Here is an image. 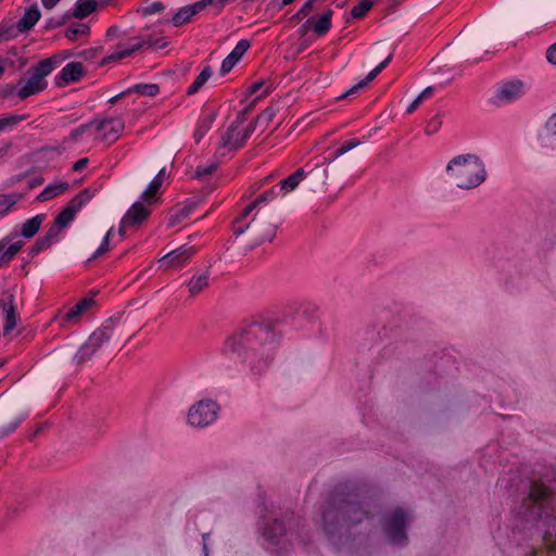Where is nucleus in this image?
<instances>
[{
	"mask_svg": "<svg viewBox=\"0 0 556 556\" xmlns=\"http://www.w3.org/2000/svg\"><path fill=\"white\" fill-rule=\"evenodd\" d=\"M84 73L83 63L71 62L62 68L61 73L55 78V84L59 87H64L70 83H76L83 77Z\"/></svg>",
	"mask_w": 556,
	"mask_h": 556,
	"instance_id": "16",
	"label": "nucleus"
},
{
	"mask_svg": "<svg viewBox=\"0 0 556 556\" xmlns=\"http://www.w3.org/2000/svg\"><path fill=\"white\" fill-rule=\"evenodd\" d=\"M243 216V211L232 222V231L236 237L245 235L252 245H258L271 241L277 232V226L270 214L262 208L255 210L253 216Z\"/></svg>",
	"mask_w": 556,
	"mask_h": 556,
	"instance_id": "4",
	"label": "nucleus"
},
{
	"mask_svg": "<svg viewBox=\"0 0 556 556\" xmlns=\"http://www.w3.org/2000/svg\"><path fill=\"white\" fill-rule=\"evenodd\" d=\"M162 184H163V178L154 177L153 180L149 184L148 188L142 193L141 198L144 201L153 199L157 194Z\"/></svg>",
	"mask_w": 556,
	"mask_h": 556,
	"instance_id": "45",
	"label": "nucleus"
},
{
	"mask_svg": "<svg viewBox=\"0 0 556 556\" xmlns=\"http://www.w3.org/2000/svg\"><path fill=\"white\" fill-rule=\"evenodd\" d=\"M522 83L511 81L504 84L496 92L495 103L503 104L517 100L522 96Z\"/></svg>",
	"mask_w": 556,
	"mask_h": 556,
	"instance_id": "17",
	"label": "nucleus"
},
{
	"mask_svg": "<svg viewBox=\"0 0 556 556\" xmlns=\"http://www.w3.org/2000/svg\"><path fill=\"white\" fill-rule=\"evenodd\" d=\"M89 33V25L85 23H73L65 29L64 36L71 41H76L78 36H88Z\"/></svg>",
	"mask_w": 556,
	"mask_h": 556,
	"instance_id": "36",
	"label": "nucleus"
},
{
	"mask_svg": "<svg viewBox=\"0 0 556 556\" xmlns=\"http://www.w3.org/2000/svg\"><path fill=\"white\" fill-rule=\"evenodd\" d=\"M150 215V210L144 207L141 202H136L124 216V223L139 224Z\"/></svg>",
	"mask_w": 556,
	"mask_h": 556,
	"instance_id": "28",
	"label": "nucleus"
},
{
	"mask_svg": "<svg viewBox=\"0 0 556 556\" xmlns=\"http://www.w3.org/2000/svg\"><path fill=\"white\" fill-rule=\"evenodd\" d=\"M98 0H77L74 8L67 10L71 18L83 20L96 12L98 9Z\"/></svg>",
	"mask_w": 556,
	"mask_h": 556,
	"instance_id": "26",
	"label": "nucleus"
},
{
	"mask_svg": "<svg viewBox=\"0 0 556 556\" xmlns=\"http://www.w3.org/2000/svg\"><path fill=\"white\" fill-rule=\"evenodd\" d=\"M278 197V190L274 187L269 190L264 191L256 197L249 205L243 208V216L251 215L255 210L261 208V204L271 201Z\"/></svg>",
	"mask_w": 556,
	"mask_h": 556,
	"instance_id": "29",
	"label": "nucleus"
},
{
	"mask_svg": "<svg viewBox=\"0 0 556 556\" xmlns=\"http://www.w3.org/2000/svg\"><path fill=\"white\" fill-rule=\"evenodd\" d=\"M124 122L121 118H109L94 122V129L100 134V139L108 143L115 142L124 130Z\"/></svg>",
	"mask_w": 556,
	"mask_h": 556,
	"instance_id": "12",
	"label": "nucleus"
},
{
	"mask_svg": "<svg viewBox=\"0 0 556 556\" xmlns=\"http://www.w3.org/2000/svg\"><path fill=\"white\" fill-rule=\"evenodd\" d=\"M208 286V275L202 274L197 277H192L188 282V290L191 295H197L202 292Z\"/></svg>",
	"mask_w": 556,
	"mask_h": 556,
	"instance_id": "39",
	"label": "nucleus"
},
{
	"mask_svg": "<svg viewBox=\"0 0 556 556\" xmlns=\"http://www.w3.org/2000/svg\"><path fill=\"white\" fill-rule=\"evenodd\" d=\"M36 241L39 244L41 251H45V250L49 249L52 245V243H53L46 236H42V237L38 238Z\"/></svg>",
	"mask_w": 556,
	"mask_h": 556,
	"instance_id": "64",
	"label": "nucleus"
},
{
	"mask_svg": "<svg viewBox=\"0 0 556 556\" xmlns=\"http://www.w3.org/2000/svg\"><path fill=\"white\" fill-rule=\"evenodd\" d=\"M193 16V13L191 12L190 5H186L180 8L172 17V22L175 26H180L185 23H188L191 17Z\"/></svg>",
	"mask_w": 556,
	"mask_h": 556,
	"instance_id": "42",
	"label": "nucleus"
},
{
	"mask_svg": "<svg viewBox=\"0 0 556 556\" xmlns=\"http://www.w3.org/2000/svg\"><path fill=\"white\" fill-rule=\"evenodd\" d=\"M374 3V0H361L357 5L352 8V16L354 18L363 17L372 8Z\"/></svg>",
	"mask_w": 556,
	"mask_h": 556,
	"instance_id": "46",
	"label": "nucleus"
},
{
	"mask_svg": "<svg viewBox=\"0 0 556 556\" xmlns=\"http://www.w3.org/2000/svg\"><path fill=\"white\" fill-rule=\"evenodd\" d=\"M198 202L191 199L186 200L182 204L176 205L172 208L168 219L170 227L179 224L197 207Z\"/></svg>",
	"mask_w": 556,
	"mask_h": 556,
	"instance_id": "24",
	"label": "nucleus"
},
{
	"mask_svg": "<svg viewBox=\"0 0 556 556\" xmlns=\"http://www.w3.org/2000/svg\"><path fill=\"white\" fill-rule=\"evenodd\" d=\"M278 342L279 337L270 321H253L229 336L224 351L253 375H262L273 363Z\"/></svg>",
	"mask_w": 556,
	"mask_h": 556,
	"instance_id": "1",
	"label": "nucleus"
},
{
	"mask_svg": "<svg viewBox=\"0 0 556 556\" xmlns=\"http://www.w3.org/2000/svg\"><path fill=\"white\" fill-rule=\"evenodd\" d=\"M543 541L546 546L556 551V528L554 530H546L543 534Z\"/></svg>",
	"mask_w": 556,
	"mask_h": 556,
	"instance_id": "58",
	"label": "nucleus"
},
{
	"mask_svg": "<svg viewBox=\"0 0 556 556\" xmlns=\"http://www.w3.org/2000/svg\"><path fill=\"white\" fill-rule=\"evenodd\" d=\"M313 30V18L306 20L299 28V33L301 36H305L308 30Z\"/></svg>",
	"mask_w": 556,
	"mask_h": 556,
	"instance_id": "63",
	"label": "nucleus"
},
{
	"mask_svg": "<svg viewBox=\"0 0 556 556\" xmlns=\"http://www.w3.org/2000/svg\"><path fill=\"white\" fill-rule=\"evenodd\" d=\"M23 245V241H17L12 243L7 250H4L0 256V266L10 262L14 257V255L18 253Z\"/></svg>",
	"mask_w": 556,
	"mask_h": 556,
	"instance_id": "44",
	"label": "nucleus"
},
{
	"mask_svg": "<svg viewBox=\"0 0 556 556\" xmlns=\"http://www.w3.org/2000/svg\"><path fill=\"white\" fill-rule=\"evenodd\" d=\"M0 308L5 317V324L3 326L4 333H8L16 327V309L14 305V295L9 292L2 293L0 296Z\"/></svg>",
	"mask_w": 556,
	"mask_h": 556,
	"instance_id": "15",
	"label": "nucleus"
},
{
	"mask_svg": "<svg viewBox=\"0 0 556 556\" xmlns=\"http://www.w3.org/2000/svg\"><path fill=\"white\" fill-rule=\"evenodd\" d=\"M89 198L88 190L80 191L62 208L54 222L63 228L67 227Z\"/></svg>",
	"mask_w": 556,
	"mask_h": 556,
	"instance_id": "11",
	"label": "nucleus"
},
{
	"mask_svg": "<svg viewBox=\"0 0 556 556\" xmlns=\"http://www.w3.org/2000/svg\"><path fill=\"white\" fill-rule=\"evenodd\" d=\"M18 33L16 25H8L5 23L0 24V39L9 40L15 38Z\"/></svg>",
	"mask_w": 556,
	"mask_h": 556,
	"instance_id": "50",
	"label": "nucleus"
},
{
	"mask_svg": "<svg viewBox=\"0 0 556 556\" xmlns=\"http://www.w3.org/2000/svg\"><path fill=\"white\" fill-rule=\"evenodd\" d=\"M303 180H305V182L307 181V173L304 168H298L294 173L280 181L279 190L285 194L289 193L295 190Z\"/></svg>",
	"mask_w": 556,
	"mask_h": 556,
	"instance_id": "27",
	"label": "nucleus"
},
{
	"mask_svg": "<svg viewBox=\"0 0 556 556\" xmlns=\"http://www.w3.org/2000/svg\"><path fill=\"white\" fill-rule=\"evenodd\" d=\"M71 16H70V13L68 11L64 12V14L58 18H50L47 21L46 23V26L45 28L50 30V29H55V28H59L61 26H63L64 24H66L68 21H71Z\"/></svg>",
	"mask_w": 556,
	"mask_h": 556,
	"instance_id": "49",
	"label": "nucleus"
},
{
	"mask_svg": "<svg viewBox=\"0 0 556 556\" xmlns=\"http://www.w3.org/2000/svg\"><path fill=\"white\" fill-rule=\"evenodd\" d=\"M351 165L345 160H340L333 155L321 164L316 165L307 172L306 189L312 192H324L328 182L336 181L341 178Z\"/></svg>",
	"mask_w": 556,
	"mask_h": 556,
	"instance_id": "6",
	"label": "nucleus"
},
{
	"mask_svg": "<svg viewBox=\"0 0 556 556\" xmlns=\"http://www.w3.org/2000/svg\"><path fill=\"white\" fill-rule=\"evenodd\" d=\"M68 188H70V184L66 181L49 185L37 195L36 201H38V202L49 201V200L55 198L56 195L63 193L64 191H66Z\"/></svg>",
	"mask_w": 556,
	"mask_h": 556,
	"instance_id": "30",
	"label": "nucleus"
},
{
	"mask_svg": "<svg viewBox=\"0 0 556 556\" xmlns=\"http://www.w3.org/2000/svg\"><path fill=\"white\" fill-rule=\"evenodd\" d=\"M546 59L549 63L556 65V42L546 50Z\"/></svg>",
	"mask_w": 556,
	"mask_h": 556,
	"instance_id": "62",
	"label": "nucleus"
},
{
	"mask_svg": "<svg viewBox=\"0 0 556 556\" xmlns=\"http://www.w3.org/2000/svg\"><path fill=\"white\" fill-rule=\"evenodd\" d=\"M519 514L528 521H547L554 516L552 491L543 483L533 481L528 495L522 498Z\"/></svg>",
	"mask_w": 556,
	"mask_h": 556,
	"instance_id": "5",
	"label": "nucleus"
},
{
	"mask_svg": "<svg viewBox=\"0 0 556 556\" xmlns=\"http://www.w3.org/2000/svg\"><path fill=\"white\" fill-rule=\"evenodd\" d=\"M249 48H250V41L247 39H241L236 45L233 50L222 62V66H220L222 75L229 73L233 68V66L239 62V60L242 58V55L248 51Z\"/></svg>",
	"mask_w": 556,
	"mask_h": 556,
	"instance_id": "18",
	"label": "nucleus"
},
{
	"mask_svg": "<svg viewBox=\"0 0 556 556\" xmlns=\"http://www.w3.org/2000/svg\"><path fill=\"white\" fill-rule=\"evenodd\" d=\"M130 89H132V92L149 97H155L160 91V87L156 84H137L130 87Z\"/></svg>",
	"mask_w": 556,
	"mask_h": 556,
	"instance_id": "43",
	"label": "nucleus"
},
{
	"mask_svg": "<svg viewBox=\"0 0 556 556\" xmlns=\"http://www.w3.org/2000/svg\"><path fill=\"white\" fill-rule=\"evenodd\" d=\"M59 63L58 56L45 59L37 63L35 66L28 70L30 77L27 81L18 89L17 96L21 100H25L30 96L43 91L48 84L46 77L52 73Z\"/></svg>",
	"mask_w": 556,
	"mask_h": 556,
	"instance_id": "7",
	"label": "nucleus"
},
{
	"mask_svg": "<svg viewBox=\"0 0 556 556\" xmlns=\"http://www.w3.org/2000/svg\"><path fill=\"white\" fill-rule=\"evenodd\" d=\"M323 529L329 538H351L352 530L369 519V513L356 494L338 486L330 494L321 511Z\"/></svg>",
	"mask_w": 556,
	"mask_h": 556,
	"instance_id": "2",
	"label": "nucleus"
},
{
	"mask_svg": "<svg viewBox=\"0 0 556 556\" xmlns=\"http://www.w3.org/2000/svg\"><path fill=\"white\" fill-rule=\"evenodd\" d=\"M392 54H389L384 61H382L379 65H377L372 71L368 73L365 79L359 81L358 84L352 86L349 90H346L344 93L337 97V100H341L344 98H348L354 93H356L358 90L363 89L365 86H367L370 81H372L391 62Z\"/></svg>",
	"mask_w": 556,
	"mask_h": 556,
	"instance_id": "22",
	"label": "nucleus"
},
{
	"mask_svg": "<svg viewBox=\"0 0 556 556\" xmlns=\"http://www.w3.org/2000/svg\"><path fill=\"white\" fill-rule=\"evenodd\" d=\"M45 219H46L45 214H38V215L27 219L22 225L21 235L27 239L34 237L40 229Z\"/></svg>",
	"mask_w": 556,
	"mask_h": 556,
	"instance_id": "31",
	"label": "nucleus"
},
{
	"mask_svg": "<svg viewBox=\"0 0 556 556\" xmlns=\"http://www.w3.org/2000/svg\"><path fill=\"white\" fill-rule=\"evenodd\" d=\"M93 304L92 298H84L63 316V321H73Z\"/></svg>",
	"mask_w": 556,
	"mask_h": 556,
	"instance_id": "34",
	"label": "nucleus"
},
{
	"mask_svg": "<svg viewBox=\"0 0 556 556\" xmlns=\"http://www.w3.org/2000/svg\"><path fill=\"white\" fill-rule=\"evenodd\" d=\"M543 149L556 150V114H553L545 124L544 132L540 135Z\"/></svg>",
	"mask_w": 556,
	"mask_h": 556,
	"instance_id": "25",
	"label": "nucleus"
},
{
	"mask_svg": "<svg viewBox=\"0 0 556 556\" xmlns=\"http://www.w3.org/2000/svg\"><path fill=\"white\" fill-rule=\"evenodd\" d=\"M214 119L215 113H211L200 119L199 125L193 135L197 142H200L201 139L205 136V134L212 128Z\"/></svg>",
	"mask_w": 556,
	"mask_h": 556,
	"instance_id": "38",
	"label": "nucleus"
},
{
	"mask_svg": "<svg viewBox=\"0 0 556 556\" xmlns=\"http://www.w3.org/2000/svg\"><path fill=\"white\" fill-rule=\"evenodd\" d=\"M210 5H212L216 9V0H199V1L190 4V8H191V12L193 13V15H195Z\"/></svg>",
	"mask_w": 556,
	"mask_h": 556,
	"instance_id": "57",
	"label": "nucleus"
},
{
	"mask_svg": "<svg viewBox=\"0 0 556 556\" xmlns=\"http://www.w3.org/2000/svg\"><path fill=\"white\" fill-rule=\"evenodd\" d=\"M277 110L274 106L266 108L255 119L253 124H265L268 125L276 116Z\"/></svg>",
	"mask_w": 556,
	"mask_h": 556,
	"instance_id": "48",
	"label": "nucleus"
},
{
	"mask_svg": "<svg viewBox=\"0 0 556 556\" xmlns=\"http://www.w3.org/2000/svg\"><path fill=\"white\" fill-rule=\"evenodd\" d=\"M392 54H389L384 61H382L379 65H377L372 71L368 73L365 79L359 81L358 84L352 86L349 90H346L344 93L337 97V100H341L344 98H348L354 93H356L358 90L363 89L365 86H367L370 81H372L391 62Z\"/></svg>",
	"mask_w": 556,
	"mask_h": 556,
	"instance_id": "20",
	"label": "nucleus"
},
{
	"mask_svg": "<svg viewBox=\"0 0 556 556\" xmlns=\"http://www.w3.org/2000/svg\"><path fill=\"white\" fill-rule=\"evenodd\" d=\"M165 7L161 1H147L142 7L141 12L143 15H152L164 11Z\"/></svg>",
	"mask_w": 556,
	"mask_h": 556,
	"instance_id": "47",
	"label": "nucleus"
},
{
	"mask_svg": "<svg viewBox=\"0 0 556 556\" xmlns=\"http://www.w3.org/2000/svg\"><path fill=\"white\" fill-rule=\"evenodd\" d=\"M392 54H389L384 61H382L379 65H377L372 71L368 73L365 79L359 81L358 84L352 86L349 90H346L344 93L337 97V100H341L344 98H348L354 93H356L358 90L363 89L365 86H367L370 81H372L391 62Z\"/></svg>",
	"mask_w": 556,
	"mask_h": 556,
	"instance_id": "21",
	"label": "nucleus"
},
{
	"mask_svg": "<svg viewBox=\"0 0 556 556\" xmlns=\"http://www.w3.org/2000/svg\"><path fill=\"white\" fill-rule=\"evenodd\" d=\"M97 351L98 350L92 344H90L89 341H87L85 344L80 346L78 352L75 354L74 359L77 365H81L89 361Z\"/></svg>",
	"mask_w": 556,
	"mask_h": 556,
	"instance_id": "41",
	"label": "nucleus"
},
{
	"mask_svg": "<svg viewBox=\"0 0 556 556\" xmlns=\"http://www.w3.org/2000/svg\"><path fill=\"white\" fill-rule=\"evenodd\" d=\"M24 415H16L13 417H2L0 419V438L13 432L20 424L24 420Z\"/></svg>",
	"mask_w": 556,
	"mask_h": 556,
	"instance_id": "35",
	"label": "nucleus"
},
{
	"mask_svg": "<svg viewBox=\"0 0 556 556\" xmlns=\"http://www.w3.org/2000/svg\"><path fill=\"white\" fill-rule=\"evenodd\" d=\"M94 128V121L80 125L79 127L73 129L66 140L77 141L78 138L84 135L86 131H88L90 128Z\"/></svg>",
	"mask_w": 556,
	"mask_h": 556,
	"instance_id": "54",
	"label": "nucleus"
},
{
	"mask_svg": "<svg viewBox=\"0 0 556 556\" xmlns=\"http://www.w3.org/2000/svg\"><path fill=\"white\" fill-rule=\"evenodd\" d=\"M286 534V526L281 520L275 519L271 523L267 525L264 531L266 540L274 544L279 543V538Z\"/></svg>",
	"mask_w": 556,
	"mask_h": 556,
	"instance_id": "33",
	"label": "nucleus"
},
{
	"mask_svg": "<svg viewBox=\"0 0 556 556\" xmlns=\"http://www.w3.org/2000/svg\"><path fill=\"white\" fill-rule=\"evenodd\" d=\"M445 170L450 182L465 190L480 186L486 177L483 162L476 154L469 153L452 159Z\"/></svg>",
	"mask_w": 556,
	"mask_h": 556,
	"instance_id": "3",
	"label": "nucleus"
},
{
	"mask_svg": "<svg viewBox=\"0 0 556 556\" xmlns=\"http://www.w3.org/2000/svg\"><path fill=\"white\" fill-rule=\"evenodd\" d=\"M219 406L212 400H202L192 405L188 412V424L192 427L203 428L213 424L218 415Z\"/></svg>",
	"mask_w": 556,
	"mask_h": 556,
	"instance_id": "8",
	"label": "nucleus"
},
{
	"mask_svg": "<svg viewBox=\"0 0 556 556\" xmlns=\"http://www.w3.org/2000/svg\"><path fill=\"white\" fill-rule=\"evenodd\" d=\"M314 2H311V0H307L302 8L291 17L292 21L299 22L306 17L311 11L313 10Z\"/></svg>",
	"mask_w": 556,
	"mask_h": 556,
	"instance_id": "56",
	"label": "nucleus"
},
{
	"mask_svg": "<svg viewBox=\"0 0 556 556\" xmlns=\"http://www.w3.org/2000/svg\"><path fill=\"white\" fill-rule=\"evenodd\" d=\"M441 126V121L438 116L433 117L426 126V132L431 135L438 131Z\"/></svg>",
	"mask_w": 556,
	"mask_h": 556,
	"instance_id": "61",
	"label": "nucleus"
},
{
	"mask_svg": "<svg viewBox=\"0 0 556 556\" xmlns=\"http://www.w3.org/2000/svg\"><path fill=\"white\" fill-rule=\"evenodd\" d=\"M63 229V227H61L60 225H58V223H53L50 228L48 229V231L46 232V237L48 239H50L52 242H54L56 240V238L59 237L61 230Z\"/></svg>",
	"mask_w": 556,
	"mask_h": 556,
	"instance_id": "59",
	"label": "nucleus"
},
{
	"mask_svg": "<svg viewBox=\"0 0 556 556\" xmlns=\"http://www.w3.org/2000/svg\"><path fill=\"white\" fill-rule=\"evenodd\" d=\"M217 169V164L213 163L210 165H200L197 167V170L193 175L194 178L203 179L206 176L212 175Z\"/></svg>",
	"mask_w": 556,
	"mask_h": 556,
	"instance_id": "53",
	"label": "nucleus"
},
{
	"mask_svg": "<svg viewBox=\"0 0 556 556\" xmlns=\"http://www.w3.org/2000/svg\"><path fill=\"white\" fill-rule=\"evenodd\" d=\"M114 336L115 329L113 323L106 321V324L90 334L88 341L99 351L105 344L110 343Z\"/></svg>",
	"mask_w": 556,
	"mask_h": 556,
	"instance_id": "19",
	"label": "nucleus"
},
{
	"mask_svg": "<svg viewBox=\"0 0 556 556\" xmlns=\"http://www.w3.org/2000/svg\"><path fill=\"white\" fill-rule=\"evenodd\" d=\"M361 144V141L356 138H352V139H349L346 141H344L340 148H338L334 152V155L337 157H340L342 156L343 154H345L346 152L351 151L352 149L358 147Z\"/></svg>",
	"mask_w": 556,
	"mask_h": 556,
	"instance_id": "51",
	"label": "nucleus"
},
{
	"mask_svg": "<svg viewBox=\"0 0 556 556\" xmlns=\"http://www.w3.org/2000/svg\"><path fill=\"white\" fill-rule=\"evenodd\" d=\"M213 71L210 66H206L202 70V72L197 76L194 81L190 85V87L187 89V94L192 96L195 94L203 85L208 80V78L212 76Z\"/></svg>",
	"mask_w": 556,
	"mask_h": 556,
	"instance_id": "37",
	"label": "nucleus"
},
{
	"mask_svg": "<svg viewBox=\"0 0 556 556\" xmlns=\"http://www.w3.org/2000/svg\"><path fill=\"white\" fill-rule=\"evenodd\" d=\"M332 14L333 11L328 9L325 11L319 18H313V30L317 36H324L326 35L329 29L331 28V21H332Z\"/></svg>",
	"mask_w": 556,
	"mask_h": 556,
	"instance_id": "32",
	"label": "nucleus"
},
{
	"mask_svg": "<svg viewBox=\"0 0 556 556\" xmlns=\"http://www.w3.org/2000/svg\"><path fill=\"white\" fill-rule=\"evenodd\" d=\"M143 46L163 48L165 46V43L162 42L161 39H155V40H152L151 38H149V39H138L129 48H121V47H118L119 49L117 51L111 53L110 55H108L106 58H104L102 60L101 65H105V64H108L110 62L119 61V60H122V59H124L126 56H129L130 54H132L135 51L139 50Z\"/></svg>",
	"mask_w": 556,
	"mask_h": 556,
	"instance_id": "13",
	"label": "nucleus"
},
{
	"mask_svg": "<svg viewBox=\"0 0 556 556\" xmlns=\"http://www.w3.org/2000/svg\"><path fill=\"white\" fill-rule=\"evenodd\" d=\"M406 513L402 508L395 509L383 523V531L390 544H404L406 535Z\"/></svg>",
	"mask_w": 556,
	"mask_h": 556,
	"instance_id": "9",
	"label": "nucleus"
},
{
	"mask_svg": "<svg viewBox=\"0 0 556 556\" xmlns=\"http://www.w3.org/2000/svg\"><path fill=\"white\" fill-rule=\"evenodd\" d=\"M22 194H0V216L5 215L20 200Z\"/></svg>",
	"mask_w": 556,
	"mask_h": 556,
	"instance_id": "40",
	"label": "nucleus"
},
{
	"mask_svg": "<svg viewBox=\"0 0 556 556\" xmlns=\"http://www.w3.org/2000/svg\"><path fill=\"white\" fill-rule=\"evenodd\" d=\"M240 126L230 125L226 130L225 135L222 137V147L228 149L229 151H236L242 148L248 140V138L255 130V124H250L241 131L237 132V129Z\"/></svg>",
	"mask_w": 556,
	"mask_h": 556,
	"instance_id": "10",
	"label": "nucleus"
},
{
	"mask_svg": "<svg viewBox=\"0 0 556 556\" xmlns=\"http://www.w3.org/2000/svg\"><path fill=\"white\" fill-rule=\"evenodd\" d=\"M195 253L193 247L181 245L180 248L168 252L160 262H162L166 269L177 268L186 264L190 257Z\"/></svg>",
	"mask_w": 556,
	"mask_h": 556,
	"instance_id": "14",
	"label": "nucleus"
},
{
	"mask_svg": "<svg viewBox=\"0 0 556 556\" xmlns=\"http://www.w3.org/2000/svg\"><path fill=\"white\" fill-rule=\"evenodd\" d=\"M112 233H113V228H110L108 230V232L105 233L101 245L94 252V254L92 255V257L90 260L97 258L98 256H100L101 254H103L110 250V239H111Z\"/></svg>",
	"mask_w": 556,
	"mask_h": 556,
	"instance_id": "55",
	"label": "nucleus"
},
{
	"mask_svg": "<svg viewBox=\"0 0 556 556\" xmlns=\"http://www.w3.org/2000/svg\"><path fill=\"white\" fill-rule=\"evenodd\" d=\"M251 112V106H247L243 110H241L236 117V121L231 123L233 126H241L248 118L249 114Z\"/></svg>",
	"mask_w": 556,
	"mask_h": 556,
	"instance_id": "60",
	"label": "nucleus"
},
{
	"mask_svg": "<svg viewBox=\"0 0 556 556\" xmlns=\"http://www.w3.org/2000/svg\"><path fill=\"white\" fill-rule=\"evenodd\" d=\"M41 13L37 4H33L25 10L24 15L16 23V29L20 33L29 31L40 20Z\"/></svg>",
	"mask_w": 556,
	"mask_h": 556,
	"instance_id": "23",
	"label": "nucleus"
},
{
	"mask_svg": "<svg viewBox=\"0 0 556 556\" xmlns=\"http://www.w3.org/2000/svg\"><path fill=\"white\" fill-rule=\"evenodd\" d=\"M25 117L23 115H8L0 118V131L4 130L8 127H12L22 121H24Z\"/></svg>",
	"mask_w": 556,
	"mask_h": 556,
	"instance_id": "52",
	"label": "nucleus"
}]
</instances>
